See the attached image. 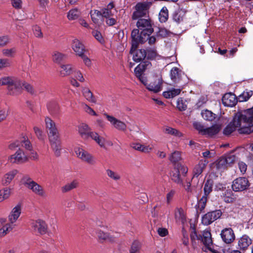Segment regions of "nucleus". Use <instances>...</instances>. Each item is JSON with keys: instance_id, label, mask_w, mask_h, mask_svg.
Wrapping results in <instances>:
<instances>
[{"instance_id": "nucleus-1", "label": "nucleus", "mask_w": 253, "mask_h": 253, "mask_svg": "<svg viewBox=\"0 0 253 253\" xmlns=\"http://www.w3.org/2000/svg\"><path fill=\"white\" fill-rule=\"evenodd\" d=\"M253 126V107L243 113H236L233 120L224 129L223 133L228 135L237 129L240 133H250Z\"/></svg>"}, {"instance_id": "nucleus-2", "label": "nucleus", "mask_w": 253, "mask_h": 253, "mask_svg": "<svg viewBox=\"0 0 253 253\" xmlns=\"http://www.w3.org/2000/svg\"><path fill=\"white\" fill-rule=\"evenodd\" d=\"M45 126L48 131V137L51 148L56 156L60 155V143L58 129L55 122L49 117L44 119Z\"/></svg>"}, {"instance_id": "nucleus-3", "label": "nucleus", "mask_w": 253, "mask_h": 253, "mask_svg": "<svg viewBox=\"0 0 253 253\" xmlns=\"http://www.w3.org/2000/svg\"><path fill=\"white\" fill-rule=\"evenodd\" d=\"M22 184L26 188L31 191L34 194L39 196L43 197L46 195L44 188L40 184L33 180L28 175L23 176L21 179Z\"/></svg>"}, {"instance_id": "nucleus-4", "label": "nucleus", "mask_w": 253, "mask_h": 253, "mask_svg": "<svg viewBox=\"0 0 253 253\" xmlns=\"http://www.w3.org/2000/svg\"><path fill=\"white\" fill-rule=\"evenodd\" d=\"M21 84L19 80L13 77H5L0 79V85H7L9 90H14L10 93L13 95L19 93Z\"/></svg>"}, {"instance_id": "nucleus-5", "label": "nucleus", "mask_w": 253, "mask_h": 253, "mask_svg": "<svg viewBox=\"0 0 253 253\" xmlns=\"http://www.w3.org/2000/svg\"><path fill=\"white\" fill-rule=\"evenodd\" d=\"M136 26L141 32L144 37L149 36L153 32L152 21L150 19L139 18L136 23Z\"/></svg>"}, {"instance_id": "nucleus-6", "label": "nucleus", "mask_w": 253, "mask_h": 253, "mask_svg": "<svg viewBox=\"0 0 253 253\" xmlns=\"http://www.w3.org/2000/svg\"><path fill=\"white\" fill-rule=\"evenodd\" d=\"M74 152L77 158L82 161L90 165L95 164L96 161L94 157L83 148L76 147L74 149Z\"/></svg>"}, {"instance_id": "nucleus-7", "label": "nucleus", "mask_w": 253, "mask_h": 253, "mask_svg": "<svg viewBox=\"0 0 253 253\" xmlns=\"http://www.w3.org/2000/svg\"><path fill=\"white\" fill-rule=\"evenodd\" d=\"M249 186V180L244 177L236 178L233 181L232 184V188L235 192L243 191L247 189Z\"/></svg>"}, {"instance_id": "nucleus-8", "label": "nucleus", "mask_w": 253, "mask_h": 253, "mask_svg": "<svg viewBox=\"0 0 253 253\" xmlns=\"http://www.w3.org/2000/svg\"><path fill=\"white\" fill-rule=\"evenodd\" d=\"M104 116L110 122L111 125L115 129L122 131H126L127 129L126 124L123 121L117 119L112 115L107 113L104 114Z\"/></svg>"}, {"instance_id": "nucleus-9", "label": "nucleus", "mask_w": 253, "mask_h": 253, "mask_svg": "<svg viewBox=\"0 0 253 253\" xmlns=\"http://www.w3.org/2000/svg\"><path fill=\"white\" fill-rule=\"evenodd\" d=\"M222 215L220 210H216L209 212L205 214L202 218V223L206 225H208L214 221L219 218Z\"/></svg>"}, {"instance_id": "nucleus-10", "label": "nucleus", "mask_w": 253, "mask_h": 253, "mask_svg": "<svg viewBox=\"0 0 253 253\" xmlns=\"http://www.w3.org/2000/svg\"><path fill=\"white\" fill-rule=\"evenodd\" d=\"M139 29H134L131 32V51L133 49H136L139 43H143L146 41V37H144L143 34H141V32L139 34Z\"/></svg>"}, {"instance_id": "nucleus-11", "label": "nucleus", "mask_w": 253, "mask_h": 253, "mask_svg": "<svg viewBox=\"0 0 253 253\" xmlns=\"http://www.w3.org/2000/svg\"><path fill=\"white\" fill-rule=\"evenodd\" d=\"M28 158L23 150L19 149L15 154L10 155L8 161L11 163L22 164L27 162Z\"/></svg>"}, {"instance_id": "nucleus-12", "label": "nucleus", "mask_w": 253, "mask_h": 253, "mask_svg": "<svg viewBox=\"0 0 253 253\" xmlns=\"http://www.w3.org/2000/svg\"><path fill=\"white\" fill-rule=\"evenodd\" d=\"M22 212V205L20 204L16 205L10 211L8 220L10 223H15L19 218Z\"/></svg>"}, {"instance_id": "nucleus-13", "label": "nucleus", "mask_w": 253, "mask_h": 253, "mask_svg": "<svg viewBox=\"0 0 253 253\" xmlns=\"http://www.w3.org/2000/svg\"><path fill=\"white\" fill-rule=\"evenodd\" d=\"M195 236L198 239L201 238L203 244L208 247H210L212 244L211 239V235L210 231L208 230H205L203 231L202 236L199 237L197 235L196 232H194L191 235V238L194 239Z\"/></svg>"}, {"instance_id": "nucleus-14", "label": "nucleus", "mask_w": 253, "mask_h": 253, "mask_svg": "<svg viewBox=\"0 0 253 253\" xmlns=\"http://www.w3.org/2000/svg\"><path fill=\"white\" fill-rule=\"evenodd\" d=\"M78 131L81 137L85 140L88 139L93 132L86 123L80 124L78 126Z\"/></svg>"}, {"instance_id": "nucleus-15", "label": "nucleus", "mask_w": 253, "mask_h": 253, "mask_svg": "<svg viewBox=\"0 0 253 253\" xmlns=\"http://www.w3.org/2000/svg\"><path fill=\"white\" fill-rule=\"evenodd\" d=\"M31 226L33 229L41 234H44L47 231V225L45 222L41 220L38 219L32 221Z\"/></svg>"}, {"instance_id": "nucleus-16", "label": "nucleus", "mask_w": 253, "mask_h": 253, "mask_svg": "<svg viewBox=\"0 0 253 253\" xmlns=\"http://www.w3.org/2000/svg\"><path fill=\"white\" fill-rule=\"evenodd\" d=\"M89 138L93 140L101 148L105 149L106 145L112 146L113 143L110 141H107L105 138L99 135V134L93 131Z\"/></svg>"}, {"instance_id": "nucleus-17", "label": "nucleus", "mask_w": 253, "mask_h": 253, "mask_svg": "<svg viewBox=\"0 0 253 253\" xmlns=\"http://www.w3.org/2000/svg\"><path fill=\"white\" fill-rule=\"evenodd\" d=\"M223 241L226 244H230L234 241L235 238L233 230L231 228L223 229L220 233Z\"/></svg>"}, {"instance_id": "nucleus-18", "label": "nucleus", "mask_w": 253, "mask_h": 253, "mask_svg": "<svg viewBox=\"0 0 253 253\" xmlns=\"http://www.w3.org/2000/svg\"><path fill=\"white\" fill-rule=\"evenodd\" d=\"M71 46L76 55L79 56H82L86 52L84 45L78 39H74L72 40Z\"/></svg>"}, {"instance_id": "nucleus-19", "label": "nucleus", "mask_w": 253, "mask_h": 253, "mask_svg": "<svg viewBox=\"0 0 253 253\" xmlns=\"http://www.w3.org/2000/svg\"><path fill=\"white\" fill-rule=\"evenodd\" d=\"M163 81L161 78H155L153 82L148 84L146 88L154 93L160 92L162 88Z\"/></svg>"}, {"instance_id": "nucleus-20", "label": "nucleus", "mask_w": 253, "mask_h": 253, "mask_svg": "<svg viewBox=\"0 0 253 253\" xmlns=\"http://www.w3.org/2000/svg\"><path fill=\"white\" fill-rule=\"evenodd\" d=\"M147 10L146 4L139 3L135 6V11L133 12L132 18L136 20L141 18L146 14Z\"/></svg>"}, {"instance_id": "nucleus-21", "label": "nucleus", "mask_w": 253, "mask_h": 253, "mask_svg": "<svg viewBox=\"0 0 253 253\" xmlns=\"http://www.w3.org/2000/svg\"><path fill=\"white\" fill-rule=\"evenodd\" d=\"M131 147L135 150L144 153H149L153 149V146L151 145L141 144L139 142L132 143Z\"/></svg>"}, {"instance_id": "nucleus-22", "label": "nucleus", "mask_w": 253, "mask_h": 253, "mask_svg": "<svg viewBox=\"0 0 253 253\" xmlns=\"http://www.w3.org/2000/svg\"><path fill=\"white\" fill-rule=\"evenodd\" d=\"M12 223L6 222V219L0 218V237L5 236L12 230Z\"/></svg>"}, {"instance_id": "nucleus-23", "label": "nucleus", "mask_w": 253, "mask_h": 253, "mask_svg": "<svg viewBox=\"0 0 253 253\" xmlns=\"http://www.w3.org/2000/svg\"><path fill=\"white\" fill-rule=\"evenodd\" d=\"M18 171L17 169H12L6 172L2 177L1 184L3 186H7L14 178Z\"/></svg>"}, {"instance_id": "nucleus-24", "label": "nucleus", "mask_w": 253, "mask_h": 253, "mask_svg": "<svg viewBox=\"0 0 253 253\" xmlns=\"http://www.w3.org/2000/svg\"><path fill=\"white\" fill-rule=\"evenodd\" d=\"M223 104L226 106H233L236 102L237 99L235 95L231 93L225 94L222 99Z\"/></svg>"}, {"instance_id": "nucleus-25", "label": "nucleus", "mask_w": 253, "mask_h": 253, "mask_svg": "<svg viewBox=\"0 0 253 253\" xmlns=\"http://www.w3.org/2000/svg\"><path fill=\"white\" fill-rule=\"evenodd\" d=\"M100 11L101 16L106 18L113 16L117 12L112 2L109 3L106 8L102 9Z\"/></svg>"}, {"instance_id": "nucleus-26", "label": "nucleus", "mask_w": 253, "mask_h": 253, "mask_svg": "<svg viewBox=\"0 0 253 253\" xmlns=\"http://www.w3.org/2000/svg\"><path fill=\"white\" fill-rule=\"evenodd\" d=\"M97 236L98 239L101 241H107L113 242L115 241L116 237L110 233H106L99 230L97 232Z\"/></svg>"}, {"instance_id": "nucleus-27", "label": "nucleus", "mask_w": 253, "mask_h": 253, "mask_svg": "<svg viewBox=\"0 0 253 253\" xmlns=\"http://www.w3.org/2000/svg\"><path fill=\"white\" fill-rule=\"evenodd\" d=\"M208 162L206 160H201L199 164L197 165L193 169L194 177H198L206 168Z\"/></svg>"}, {"instance_id": "nucleus-28", "label": "nucleus", "mask_w": 253, "mask_h": 253, "mask_svg": "<svg viewBox=\"0 0 253 253\" xmlns=\"http://www.w3.org/2000/svg\"><path fill=\"white\" fill-rule=\"evenodd\" d=\"M162 130L166 134L170 135L179 138L183 136V134L180 131L168 126H164Z\"/></svg>"}, {"instance_id": "nucleus-29", "label": "nucleus", "mask_w": 253, "mask_h": 253, "mask_svg": "<svg viewBox=\"0 0 253 253\" xmlns=\"http://www.w3.org/2000/svg\"><path fill=\"white\" fill-rule=\"evenodd\" d=\"M12 193L13 188L10 187H6L0 189V203L8 199Z\"/></svg>"}, {"instance_id": "nucleus-30", "label": "nucleus", "mask_w": 253, "mask_h": 253, "mask_svg": "<svg viewBox=\"0 0 253 253\" xmlns=\"http://www.w3.org/2000/svg\"><path fill=\"white\" fill-rule=\"evenodd\" d=\"M136 49H133L132 51L130 50V53L133 54V59L134 61L138 62L145 59L146 57V51L143 49H139L136 50L135 52L134 51Z\"/></svg>"}, {"instance_id": "nucleus-31", "label": "nucleus", "mask_w": 253, "mask_h": 253, "mask_svg": "<svg viewBox=\"0 0 253 253\" xmlns=\"http://www.w3.org/2000/svg\"><path fill=\"white\" fill-rule=\"evenodd\" d=\"M73 67L71 64H61L59 68V73L61 77L70 75L73 71Z\"/></svg>"}, {"instance_id": "nucleus-32", "label": "nucleus", "mask_w": 253, "mask_h": 253, "mask_svg": "<svg viewBox=\"0 0 253 253\" xmlns=\"http://www.w3.org/2000/svg\"><path fill=\"white\" fill-rule=\"evenodd\" d=\"M252 244V240L247 235L243 236L238 241V246L240 250H245Z\"/></svg>"}, {"instance_id": "nucleus-33", "label": "nucleus", "mask_w": 253, "mask_h": 253, "mask_svg": "<svg viewBox=\"0 0 253 253\" xmlns=\"http://www.w3.org/2000/svg\"><path fill=\"white\" fill-rule=\"evenodd\" d=\"M82 92L84 98L89 102L92 103H96V99L93 95L91 90L87 87H84L82 89Z\"/></svg>"}, {"instance_id": "nucleus-34", "label": "nucleus", "mask_w": 253, "mask_h": 253, "mask_svg": "<svg viewBox=\"0 0 253 253\" xmlns=\"http://www.w3.org/2000/svg\"><path fill=\"white\" fill-rule=\"evenodd\" d=\"M182 88H172L167 91H164L163 95L166 98H172L178 95L181 92Z\"/></svg>"}, {"instance_id": "nucleus-35", "label": "nucleus", "mask_w": 253, "mask_h": 253, "mask_svg": "<svg viewBox=\"0 0 253 253\" xmlns=\"http://www.w3.org/2000/svg\"><path fill=\"white\" fill-rule=\"evenodd\" d=\"M81 15V11L77 8L70 9L67 13V17L69 20L77 19Z\"/></svg>"}, {"instance_id": "nucleus-36", "label": "nucleus", "mask_w": 253, "mask_h": 253, "mask_svg": "<svg viewBox=\"0 0 253 253\" xmlns=\"http://www.w3.org/2000/svg\"><path fill=\"white\" fill-rule=\"evenodd\" d=\"M220 128L217 126H212L211 127L205 128L203 134L208 136H211L217 134Z\"/></svg>"}, {"instance_id": "nucleus-37", "label": "nucleus", "mask_w": 253, "mask_h": 253, "mask_svg": "<svg viewBox=\"0 0 253 253\" xmlns=\"http://www.w3.org/2000/svg\"><path fill=\"white\" fill-rule=\"evenodd\" d=\"M175 219L177 222L184 223L185 217L183 210L181 208H176L174 211Z\"/></svg>"}, {"instance_id": "nucleus-38", "label": "nucleus", "mask_w": 253, "mask_h": 253, "mask_svg": "<svg viewBox=\"0 0 253 253\" xmlns=\"http://www.w3.org/2000/svg\"><path fill=\"white\" fill-rule=\"evenodd\" d=\"M201 115L203 118L207 121H212L215 118V114L213 113L211 111L205 110L201 112Z\"/></svg>"}, {"instance_id": "nucleus-39", "label": "nucleus", "mask_w": 253, "mask_h": 253, "mask_svg": "<svg viewBox=\"0 0 253 253\" xmlns=\"http://www.w3.org/2000/svg\"><path fill=\"white\" fill-rule=\"evenodd\" d=\"M216 169L219 170H223L227 169L228 167L223 156L219 158L215 163Z\"/></svg>"}, {"instance_id": "nucleus-40", "label": "nucleus", "mask_w": 253, "mask_h": 253, "mask_svg": "<svg viewBox=\"0 0 253 253\" xmlns=\"http://www.w3.org/2000/svg\"><path fill=\"white\" fill-rule=\"evenodd\" d=\"M78 183L77 181L74 180L71 182L67 183L64 186L62 187V191L63 192H67L75 188L78 186Z\"/></svg>"}, {"instance_id": "nucleus-41", "label": "nucleus", "mask_w": 253, "mask_h": 253, "mask_svg": "<svg viewBox=\"0 0 253 253\" xmlns=\"http://www.w3.org/2000/svg\"><path fill=\"white\" fill-rule=\"evenodd\" d=\"M65 57L66 56L64 54L56 51L52 54V60L55 63H60Z\"/></svg>"}, {"instance_id": "nucleus-42", "label": "nucleus", "mask_w": 253, "mask_h": 253, "mask_svg": "<svg viewBox=\"0 0 253 253\" xmlns=\"http://www.w3.org/2000/svg\"><path fill=\"white\" fill-rule=\"evenodd\" d=\"M107 176L111 179L114 181H118L121 178V176L117 172L113 171L110 169H108L106 171Z\"/></svg>"}, {"instance_id": "nucleus-43", "label": "nucleus", "mask_w": 253, "mask_h": 253, "mask_svg": "<svg viewBox=\"0 0 253 253\" xmlns=\"http://www.w3.org/2000/svg\"><path fill=\"white\" fill-rule=\"evenodd\" d=\"M33 129L37 138L39 140H43L45 136L42 128L38 126H34Z\"/></svg>"}, {"instance_id": "nucleus-44", "label": "nucleus", "mask_w": 253, "mask_h": 253, "mask_svg": "<svg viewBox=\"0 0 253 253\" xmlns=\"http://www.w3.org/2000/svg\"><path fill=\"white\" fill-rule=\"evenodd\" d=\"M253 92L252 90L244 91L241 95L239 96L240 102H244L247 101L253 95Z\"/></svg>"}, {"instance_id": "nucleus-45", "label": "nucleus", "mask_w": 253, "mask_h": 253, "mask_svg": "<svg viewBox=\"0 0 253 253\" xmlns=\"http://www.w3.org/2000/svg\"><path fill=\"white\" fill-rule=\"evenodd\" d=\"M168 10L165 7L162 8L159 13V20L161 22H165L168 18Z\"/></svg>"}, {"instance_id": "nucleus-46", "label": "nucleus", "mask_w": 253, "mask_h": 253, "mask_svg": "<svg viewBox=\"0 0 253 253\" xmlns=\"http://www.w3.org/2000/svg\"><path fill=\"white\" fill-rule=\"evenodd\" d=\"M228 167H231L236 161V156L233 154H229L223 156Z\"/></svg>"}, {"instance_id": "nucleus-47", "label": "nucleus", "mask_w": 253, "mask_h": 253, "mask_svg": "<svg viewBox=\"0 0 253 253\" xmlns=\"http://www.w3.org/2000/svg\"><path fill=\"white\" fill-rule=\"evenodd\" d=\"M169 159L172 163H176L180 161L181 159V152L178 151L173 152L170 155Z\"/></svg>"}, {"instance_id": "nucleus-48", "label": "nucleus", "mask_w": 253, "mask_h": 253, "mask_svg": "<svg viewBox=\"0 0 253 253\" xmlns=\"http://www.w3.org/2000/svg\"><path fill=\"white\" fill-rule=\"evenodd\" d=\"M82 107L84 111L88 115L92 116H97V114L95 111L86 104H83Z\"/></svg>"}, {"instance_id": "nucleus-49", "label": "nucleus", "mask_w": 253, "mask_h": 253, "mask_svg": "<svg viewBox=\"0 0 253 253\" xmlns=\"http://www.w3.org/2000/svg\"><path fill=\"white\" fill-rule=\"evenodd\" d=\"M207 201V197L203 196L198 201L197 204V210L200 211H202L205 209Z\"/></svg>"}, {"instance_id": "nucleus-50", "label": "nucleus", "mask_w": 253, "mask_h": 253, "mask_svg": "<svg viewBox=\"0 0 253 253\" xmlns=\"http://www.w3.org/2000/svg\"><path fill=\"white\" fill-rule=\"evenodd\" d=\"M90 15L92 20L95 23H97L98 21V18H100L101 16H102L101 12L97 10L91 11Z\"/></svg>"}, {"instance_id": "nucleus-51", "label": "nucleus", "mask_w": 253, "mask_h": 253, "mask_svg": "<svg viewBox=\"0 0 253 253\" xmlns=\"http://www.w3.org/2000/svg\"><path fill=\"white\" fill-rule=\"evenodd\" d=\"M16 52L15 48L3 49L2 51L3 55L8 57H14Z\"/></svg>"}, {"instance_id": "nucleus-52", "label": "nucleus", "mask_w": 253, "mask_h": 253, "mask_svg": "<svg viewBox=\"0 0 253 253\" xmlns=\"http://www.w3.org/2000/svg\"><path fill=\"white\" fill-rule=\"evenodd\" d=\"M19 141L20 142V146L25 147L28 150H30L31 147V143L27 137L24 136Z\"/></svg>"}, {"instance_id": "nucleus-53", "label": "nucleus", "mask_w": 253, "mask_h": 253, "mask_svg": "<svg viewBox=\"0 0 253 253\" xmlns=\"http://www.w3.org/2000/svg\"><path fill=\"white\" fill-rule=\"evenodd\" d=\"M174 171L175 172L173 171L171 175V178L176 183L181 184L182 181L180 177V171L177 169L174 170Z\"/></svg>"}, {"instance_id": "nucleus-54", "label": "nucleus", "mask_w": 253, "mask_h": 253, "mask_svg": "<svg viewBox=\"0 0 253 253\" xmlns=\"http://www.w3.org/2000/svg\"><path fill=\"white\" fill-rule=\"evenodd\" d=\"M146 56L147 58L150 59H153L156 58L158 56L157 51L155 49H148L146 51Z\"/></svg>"}, {"instance_id": "nucleus-55", "label": "nucleus", "mask_w": 253, "mask_h": 253, "mask_svg": "<svg viewBox=\"0 0 253 253\" xmlns=\"http://www.w3.org/2000/svg\"><path fill=\"white\" fill-rule=\"evenodd\" d=\"M145 70L144 65L143 64H139L134 69V73L137 77L142 75V73Z\"/></svg>"}, {"instance_id": "nucleus-56", "label": "nucleus", "mask_w": 253, "mask_h": 253, "mask_svg": "<svg viewBox=\"0 0 253 253\" xmlns=\"http://www.w3.org/2000/svg\"><path fill=\"white\" fill-rule=\"evenodd\" d=\"M10 65L11 63L9 59L6 58L0 59V70L10 67Z\"/></svg>"}, {"instance_id": "nucleus-57", "label": "nucleus", "mask_w": 253, "mask_h": 253, "mask_svg": "<svg viewBox=\"0 0 253 253\" xmlns=\"http://www.w3.org/2000/svg\"><path fill=\"white\" fill-rule=\"evenodd\" d=\"M92 34L93 36L100 43H103L104 42L103 38L101 34V33L97 30H94L92 32Z\"/></svg>"}, {"instance_id": "nucleus-58", "label": "nucleus", "mask_w": 253, "mask_h": 253, "mask_svg": "<svg viewBox=\"0 0 253 253\" xmlns=\"http://www.w3.org/2000/svg\"><path fill=\"white\" fill-rule=\"evenodd\" d=\"M205 195L207 197V196L209 194V193L212 190V186L211 183H210L209 181L208 180L205 184L204 188Z\"/></svg>"}, {"instance_id": "nucleus-59", "label": "nucleus", "mask_w": 253, "mask_h": 253, "mask_svg": "<svg viewBox=\"0 0 253 253\" xmlns=\"http://www.w3.org/2000/svg\"><path fill=\"white\" fill-rule=\"evenodd\" d=\"M33 31L34 34L36 37L39 38H42L43 37V35L40 27L38 26H34L33 27Z\"/></svg>"}, {"instance_id": "nucleus-60", "label": "nucleus", "mask_w": 253, "mask_h": 253, "mask_svg": "<svg viewBox=\"0 0 253 253\" xmlns=\"http://www.w3.org/2000/svg\"><path fill=\"white\" fill-rule=\"evenodd\" d=\"M157 233L160 236L163 237L168 235L169 231L166 228L159 227L157 229Z\"/></svg>"}, {"instance_id": "nucleus-61", "label": "nucleus", "mask_w": 253, "mask_h": 253, "mask_svg": "<svg viewBox=\"0 0 253 253\" xmlns=\"http://www.w3.org/2000/svg\"><path fill=\"white\" fill-rule=\"evenodd\" d=\"M238 168L242 174H244L247 169V165L243 162L238 163Z\"/></svg>"}, {"instance_id": "nucleus-62", "label": "nucleus", "mask_w": 253, "mask_h": 253, "mask_svg": "<svg viewBox=\"0 0 253 253\" xmlns=\"http://www.w3.org/2000/svg\"><path fill=\"white\" fill-rule=\"evenodd\" d=\"M193 126L195 129L199 131V132L203 134L204 131L205 127L199 122H194Z\"/></svg>"}, {"instance_id": "nucleus-63", "label": "nucleus", "mask_w": 253, "mask_h": 253, "mask_svg": "<svg viewBox=\"0 0 253 253\" xmlns=\"http://www.w3.org/2000/svg\"><path fill=\"white\" fill-rule=\"evenodd\" d=\"M11 3L12 6L16 9L22 8V1L21 0H11Z\"/></svg>"}, {"instance_id": "nucleus-64", "label": "nucleus", "mask_w": 253, "mask_h": 253, "mask_svg": "<svg viewBox=\"0 0 253 253\" xmlns=\"http://www.w3.org/2000/svg\"><path fill=\"white\" fill-rule=\"evenodd\" d=\"M74 78L82 83L84 82L85 81L82 73L80 71H77L75 72Z\"/></svg>"}]
</instances>
